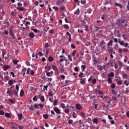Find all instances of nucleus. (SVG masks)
Returning a JSON list of instances; mask_svg holds the SVG:
<instances>
[{"mask_svg": "<svg viewBox=\"0 0 129 129\" xmlns=\"http://www.w3.org/2000/svg\"><path fill=\"white\" fill-rule=\"evenodd\" d=\"M93 122H94V123H96V124H97V122H98V120L97 119V118H94L93 119Z\"/></svg>", "mask_w": 129, "mask_h": 129, "instance_id": "34", "label": "nucleus"}, {"mask_svg": "<svg viewBox=\"0 0 129 129\" xmlns=\"http://www.w3.org/2000/svg\"><path fill=\"white\" fill-rule=\"evenodd\" d=\"M68 123L69 124H72V123H73V120L72 119L69 120Z\"/></svg>", "mask_w": 129, "mask_h": 129, "instance_id": "53", "label": "nucleus"}, {"mask_svg": "<svg viewBox=\"0 0 129 129\" xmlns=\"http://www.w3.org/2000/svg\"><path fill=\"white\" fill-rule=\"evenodd\" d=\"M95 28H96V30H95V32H98V30L100 29H101V27H98V26H95Z\"/></svg>", "mask_w": 129, "mask_h": 129, "instance_id": "47", "label": "nucleus"}, {"mask_svg": "<svg viewBox=\"0 0 129 129\" xmlns=\"http://www.w3.org/2000/svg\"><path fill=\"white\" fill-rule=\"evenodd\" d=\"M40 101H41V102H44L45 101V97L41 96L40 97Z\"/></svg>", "mask_w": 129, "mask_h": 129, "instance_id": "37", "label": "nucleus"}, {"mask_svg": "<svg viewBox=\"0 0 129 129\" xmlns=\"http://www.w3.org/2000/svg\"><path fill=\"white\" fill-rule=\"evenodd\" d=\"M88 28H89L88 25H86L85 26V31H86V32H88Z\"/></svg>", "mask_w": 129, "mask_h": 129, "instance_id": "40", "label": "nucleus"}, {"mask_svg": "<svg viewBox=\"0 0 129 129\" xmlns=\"http://www.w3.org/2000/svg\"><path fill=\"white\" fill-rule=\"evenodd\" d=\"M31 30H32V31H33L34 32V33H38V32L39 33V32H40L39 30L38 31L37 29H34V28H33V27L31 28Z\"/></svg>", "mask_w": 129, "mask_h": 129, "instance_id": "33", "label": "nucleus"}, {"mask_svg": "<svg viewBox=\"0 0 129 129\" xmlns=\"http://www.w3.org/2000/svg\"><path fill=\"white\" fill-rule=\"evenodd\" d=\"M14 83H16V81L15 80L13 81L12 80H10L8 81V84L10 86H12V85L14 84Z\"/></svg>", "mask_w": 129, "mask_h": 129, "instance_id": "12", "label": "nucleus"}, {"mask_svg": "<svg viewBox=\"0 0 129 129\" xmlns=\"http://www.w3.org/2000/svg\"><path fill=\"white\" fill-rule=\"evenodd\" d=\"M81 68H83L82 71H84V70H85V69H86V67H85V66H84V64H82L81 66Z\"/></svg>", "mask_w": 129, "mask_h": 129, "instance_id": "55", "label": "nucleus"}, {"mask_svg": "<svg viewBox=\"0 0 129 129\" xmlns=\"http://www.w3.org/2000/svg\"><path fill=\"white\" fill-rule=\"evenodd\" d=\"M17 9L18 11H20V12H24L25 11V8L23 7V4L20 2L17 3Z\"/></svg>", "mask_w": 129, "mask_h": 129, "instance_id": "1", "label": "nucleus"}, {"mask_svg": "<svg viewBox=\"0 0 129 129\" xmlns=\"http://www.w3.org/2000/svg\"><path fill=\"white\" fill-rule=\"evenodd\" d=\"M60 77H61L62 80H64V79H65V75H60Z\"/></svg>", "mask_w": 129, "mask_h": 129, "instance_id": "56", "label": "nucleus"}, {"mask_svg": "<svg viewBox=\"0 0 129 129\" xmlns=\"http://www.w3.org/2000/svg\"><path fill=\"white\" fill-rule=\"evenodd\" d=\"M34 36H35V34H34V33L31 32L29 33L30 38H34Z\"/></svg>", "mask_w": 129, "mask_h": 129, "instance_id": "28", "label": "nucleus"}, {"mask_svg": "<svg viewBox=\"0 0 129 129\" xmlns=\"http://www.w3.org/2000/svg\"><path fill=\"white\" fill-rule=\"evenodd\" d=\"M93 65H95V66H96V64L97 63V60H96L95 58H94L93 60Z\"/></svg>", "mask_w": 129, "mask_h": 129, "instance_id": "38", "label": "nucleus"}, {"mask_svg": "<svg viewBox=\"0 0 129 129\" xmlns=\"http://www.w3.org/2000/svg\"><path fill=\"white\" fill-rule=\"evenodd\" d=\"M53 59V57H52V56H49L48 57V61H49V62H52Z\"/></svg>", "mask_w": 129, "mask_h": 129, "instance_id": "45", "label": "nucleus"}, {"mask_svg": "<svg viewBox=\"0 0 129 129\" xmlns=\"http://www.w3.org/2000/svg\"><path fill=\"white\" fill-rule=\"evenodd\" d=\"M60 106L62 107V108H66V106L64 103H61Z\"/></svg>", "mask_w": 129, "mask_h": 129, "instance_id": "59", "label": "nucleus"}, {"mask_svg": "<svg viewBox=\"0 0 129 129\" xmlns=\"http://www.w3.org/2000/svg\"><path fill=\"white\" fill-rule=\"evenodd\" d=\"M18 62H19V60L14 59L13 60V63L15 64H18Z\"/></svg>", "mask_w": 129, "mask_h": 129, "instance_id": "61", "label": "nucleus"}, {"mask_svg": "<svg viewBox=\"0 0 129 129\" xmlns=\"http://www.w3.org/2000/svg\"><path fill=\"white\" fill-rule=\"evenodd\" d=\"M53 110L56 112V113H57V114H59V113H62V112H60V109H59L57 107H54L53 108Z\"/></svg>", "mask_w": 129, "mask_h": 129, "instance_id": "8", "label": "nucleus"}, {"mask_svg": "<svg viewBox=\"0 0 129 129\" xmlns=\"http://www.w3.org/2000/svg\"><path fill=\"white\" fill-rule=\"evenodd\" d=\"M43 117L44 118H45V119H46L47 118H48V117H49V116H48V114H44L43 115Z\"/></svg>", "mask_w": 129, "mask_h": 129, "instance_id": "41", "label": "nucleus"}, {"mask_svg": "<svg viewBox=\"0 0 129 129\" xmlns=\"http://www.w3.org/2000/svg\"><path fill=\"white\" fill-rule=\"evenodd\" d=\"M38 56H39V54L36 53L35 55V53H33L32 54V58H35V59H38Z\"/></svg>", "mask_w": 129, "mask_h": 129, "instance_id": "21", "label": "nucleus"}, {"mask_svg": "<svg viewBox=\"0 0 129 129\" xmlns=\"http://www.w3.org/2000/svg\"><path fill=\"white\" fill-rule=\"evenodd\" d=\"M59 58H62L59 59V62H63V61H65V60L66 59V58L65 57V56H64V55H60Z\"/></svg>", "mask_w": 129, "mask_h": 129, "instance_id": "15", "label": "nucleus"}, {"mask_svg": "<svg viewBox=\"0 0 129 129\" xmlns=\"http://www.w3.org/2000/svg\"><path fill=\"white\" fill-rule=\"evenodd\" d=\"M4 24L7 25V26H10V22H9V21H7V20H5L4 21Z\"/></svg>", "mask_w": 129, "mask_h": 129, "instance_id": "24", "label": "nucleus"}, {"mask_svg": "<svg viewBox=\"0 0 129 129\" xmlns=\"http://www.w3.org/2000/svg\"><path fill=\"white\" fill-rule=\"evenodd\" d=\"M50 29V27H49L48 26L45 27L44 29V31H45V32H48V30Z\"/></svg>", "mask_w": 129, "mask_h": 129, "instance_id": "46", "label": "nucleus"}, {"mask_svg": "<svg viewBox=\"0 0 129 129\" xmlns=\"http://www.w3.org/2000/svg\"><path fill=\"white\" fill-rule=\"evenodd\" d=\"M120 24H125V25L126 26V20L124 19H121L119 20Z\"/></svg>", "mask_w": 129, "mask_h": 129, "instance_id": "10", "label": "nucleus"}, {"mask_svg": "<svg viewBox=\"0 0 129 129\" xmlns=\"http://www.w3.org/2000/svg\"><path fill=\"white\" fill-rule=\"evenodd\" d=\"M60 9L61 11H62V12H63V11H64L65 10V7L62 5V6H60Z\"/></svg>", "mask_w": 129, "mask_h": 129, "instance_id": "49", "label": "nucleus"}, {"mask_svg": "<svg viewBox=\"0 0 129 129\" xmlns=\"http://www.w3.org/2000/svg\"><path fill=\"white\" fill-rule=\"evenodd\" d=\"M39 106H40V108H44V105L42 104H34V108L36 109H39Z\"/></svg>", "mask_w": 129, "mask_h": 129, "instance_id": "4", "label": "nucleus"}, {"mask_svg": "<svg viewBox=\"0 0 129 129\" xmlns=\"http://www.w3.org/2000/svg\"><path fill=\"white\" fill-rule=\"evenodd\" d=\"M52 9H53V10H55V11H58V10H59V8L57 6L53 7Z\"/></svg>", "mask_w": 129, "mask_h": 129, "instance_id": "54", "label": "nucleus"}, {"mask_svg": "<svg viewBox=\"0 0 129 129\" xmlns=\"http://www.w3.org/2000/svg\"><path fill=\"white\" fill-rule=\"evenodd\" d=\"M81 3L82 5H85L86 4V0H81Z\"/></svg>", "mask_w": 129, "mask_h": 129, "instance_id": "50", "label": "nucleus"}, {"mask_svg": "<svg viewBox=\"0 0 129 129\" xmlns=\"http://www.w3.org/2000/svg\"><path fill=\"white\" fill-rule=\"evenodd\" d=\"M112 43H113V40H110L109 42V43L107 44V49L108 50H112V49L110 48V46H112Z\"/></svg>", "mask_w": 129, "mask_h": 129, "instance_id": "6", "label": "nucleus"}, {"mask_svg": "<svg viewBox=\"0 0 129 129\" xmlns=\"http://www.w3.org/2000/svg\"><path fill=\"white\" fill-rule=\"evenodd\" d=\"M74 108H75V107L73 106H70V110H72V111H73V110H74Z\"/></svg>", "mask_w": 129, "mask_h": 129, "instance_id": "63", "label": "nucleus"}, {"mask_svg": "<svg viewBox=\"0 0 129 129\" xmlns=\"http://www.w3.org/2000/svg\"><path fill=\"white\" fill-rule=\"evenodd\" d=\"M18 117L19 120H22V118H23V114H18Z\"/></svg>", "mask_w": 129, "mask_h": 129, "instance_id": "22", "label": "nucleus"}, {"mask_svg": "<svg viewBox=\"0 0 129 129\" xmlns=\"http://www.w3.org/2000/svg\"><path fill=\"white\" fill-rule=\"evenodd\" d=\"M24 94H25L24 91L23 90H21L20 92V96H21V97H23L24 96Z\"/></svg>", "mask_w": 129, "mask_h": 129, "instance_id": "25", "label": "nucleus"}, {"mask_svg": "<svg viewBox=\"0 0 129 129\" xmlns=\"http://www.w3.org/2000/svg\"><path fill=\"white\" fill-rule=\"evenodd\" d=\"M2 56L3 58H5L6 60H7V54H8V52H7V50L5 49H2Z\"/></svg>", "mask_w": 129, "mask_h": 129, "instance_id": "5", "label": "nucleus"}, {"mask_svg": "<svg viewBox=\"0 0 129 129\" xmlns=\"http://www.w3.org/2000/svg\"><path fill=\"white\" fill-rule=\"evenodd\" d=\"M87 121L90 124H91L92 123V120H91V118L88 117Z\"/></svg>", "mask_w": 129, "mask_h": 129, "instance_id": "32", "label": "nucleus"}, {"mask_svg": "<svg viewBox=\"0 0 129 129\" xmlns=\"http://www.w3.org/2000/svg\"><path fill=\"white\" fill-rule=\"evenodd\" d=\"M122 51L123 49L121 48H119L118 50V53H119L120 54H122Z\"/></svg>", "mask_w": 129, "mask_h": 129, "instance_id": "52", "label": "nucleus"}, {"mask_svg": "<svg viewBox=\"0 0 129 129\" xmlns=\"http://www.w3.org/2000/svg\"><path fill=\"white\" fill-rule=\"evenodd\" d=\"M67 36L68 37H69V38H68L69 41V42H71V41H72V38H71V34H70V33L67 32Z\"/></svg>", "mask_w": 129, "mask_h": 129, "instance_id": "14", "label": "nucleus"}, {"mask_svg": "<svg viewBox=\"0 0 129 129\" xmlns=\"http://www.w3.org/2000/svg\"><path fill=\"white\" fill-rule=\"evenodd\" d=\"M105 44L106 43L103 41L101 42L100 45H101V50H105L106 49Z\"/></svg>", "mask_w": 129, "mask_h": 129, "instance_id": "7", "label": "nucleus"}, {"mask_svg": "<svg viewBox=\"0 0 129 129\" xmlns=\"http://www.w3.org/2000/svg\"><path fill=\"white\" fill-rule=\"evenodd\" d=\"M33 101H37L38 100V99L37 98V96H35L33 98Z\"/></svg>", "mask_w": 129, "mask_h": 129, "instance_id": "58", "label": "nucleus"}, {"mask_svg": "<svg viewBox=\"0 0 129 129\" xmlns=\"http://www.w3.org/2000/svg\"><path fill=\"white\" fill-rule=\"evenodd\" d=\"M114 64L115 69H117V68H118V65L117 64V63H116V62H114Z\"/></svg>", "mask_w": 129, "mask_h": 129, "instance_id": "48", "label": "nucleus"}, {"mask_svg": "<svg viewBox=\"0 0 129 129\" xmlns=\"http://www.w3.org/2000/svg\"><path fill=\"white\" fill-rule=\"evenodd\" d=\"M124 84H125V85H126V86H128L129 85V79H128V80H126L124 82Z\"/></svg>", "mask_w": 129, "mask_h": 129, "instance_id": "30", "label": "nucleus"}, {"mask_svg": "<svg viewBox=\"0 0 129 129\" xmlns=\"http://www.w3.org/2000/svg\"><path fill=\"white\" fill-rule=\"evenodd\" d=\"M122 78H124V79H126L127 77H128L127 74H125L123 76H122Z\"/></svg>", "mask_w": 129, "mask_h": 129, "instance_id": "35", "label": "nucleus"}, {"mask_svg": "<svg viewBox=\"0 0 129 129\" xmlns=\"http://www.w3.org/2000/svg\"><path fill=\"white\" fill-rule=\"evenodd\" d=\"M9 68H11V66H8V65L4 66V70H8V69H9Z\"/></svg>", "mask_w": 129, "mask_h": 129, "instance_id": "20", "label": "nucleus"}, {"mask_svg": "<svg viewBox=\"0 0 129 129\" xmlns=\"http://www.w3.org/2000/svg\"><path fill=\"white\" fill-rule=\"evenodd\" d=\"M73 117L76 118L77 117V114L75 112H73Z\"/></svg>", "mask_w": 129, "mask_h": 129, "instance_id": "31", "label": "nucleus"}, {"mask_svg": "<svg viewBox=\"0 0 129 129\" xmlns=\"http://www.w3.org/2000/svg\"><path fill=\"white\" fill-rule=\"evenodd\" d=\"M80 83L81 84H83V85H84L85 84V80H83V79H81Z\"/></svg>", "mask_w": 129, "mask_h": 129, "instance_id": "36", "label": "nucleus"}, {"mask_svg": "<svg viewBox=\"0 0 129 129\" xmlns=\"http://www.w3.org/2000/svg\"><path fill=\"white\" fill-rule=\"evenodd\" d=\"M119 66L120 68H122V67H123V64L122 63V62H119Z\"/></svg>", "mask_w": 129, "mask_h": 129, "instance_id": "64", "label": "nucleus"}, {"mask_svg": "<svg viewBox=\"0 0 129 129\" xmlns=\"http://www.w3.org/2000/svg\"><path fill=\"white\" fill-rule=\"evenodd\" d=\"M10 35L12 38H10V42H13V40H16V35H15V33H11Z\"/></svg>", "mask_w": 129, "mask_h": 129, "instance_id": "9", "label": "nucleus"}, {"mask_svg": "<svg viewBox=\"0 0 129 129\" xmlns=\"http://www.w3.org/2000/svg\"><path fill=\"white\" fill-rule=\"evenodd\" d=\"M107 82L108 83H109V84H111V83H112V80L111 79V78H108L107 79Z\"/></svg>", "mask_w": 129, "mask_h": 129, "instance_id": "26", "label": "nucleus"}, {"mask_svg": "<svg viewBox=\"0 0 129 129\" xmlns=\"http://www.w3.org/2000/svg\"><path fill=\"white\" fill-rule=\"evenodd\" d=\"M80 110H82V106L80 105V104L78 103L76 105V109H75V111H76V112H79Z\"/></svg>", "mask_w": 129, "mask_h": 129, "instance_id": "2", "label": "nucleus"}, {"mask_svg": "<svg viewBox=\"0 0 129 129\" xmlns=\"http://www.w3.org/2000/svg\"><path fill=\"white\" fill-rule=\"evenodd\" d=\"M68 58L69 59L70 61H72V57H71V54L68 56Z\"/></svg>", "mask_w": 129, "mask_h": 129, "instance_id": "57", "label": "nucleus"}, {"mask_svg": "<svg viewBox=\"0 0 129 129\" xmlns=\"http://www.w3.org/2000/svg\"><path fill=\"white\" fill-rule=\"evenodd\" d=\"M14 29V26H12L10 29V31H9V34H14V30H13Z\"/></svg>", "mask_w": 129, "mask_h": 129, "instance_id": "19", "label": "nucleus"}, {"mask_svg": "<svg viewBox=\"0 0 129 129\" xmlns=\"http://www.w3.org/2000/svg\"><path fill=\"white\" fill-rule=\"evenodd\" d=\"M54 95V94H53V93H52V92H48V96H50L51 97H53Z\"/></svg>", "mask_w": 129, "mask_h": 129, "instance_id": "42", "label": "nucleus"}, {"mask_svg": "<svg viewBox=\"0 0 129 129\" xmlns=\"http://www.w3.org/2000/svg\"><path fill=\"white\" fill-rule=\"evenodd\" d=\"M116 81L118 85H121L122 84V80H121L116 79Z\"/></svg>", "mask_w": 129, "mask_h": 129, "instance_id": "17", "label": "nucleus"}, {"mask_svg": "<svg viewBox=\"0 0 129 129\" xmlns=\"http://www.w3.org/2000/svg\"><path fill=\"white\" fill-rule=\"evenodd\" d=\"M52 68L54 71H55V72H57V74H59V73L58 72V69L57 68V67L55 66L52 65Z\"/></svg>", "mask_w": 129, "mask_h": 129, "instance_id": "16", "label": "nucleus"}, {"mask_svg": "<svg viewBox=\"0 0 129 129\" xmlns=\"http://www.w3.org/2000/svg\"><path fill=\"white\" fill-rule=\"evenodd\" d=\"M97 67H99V70L100 71H102V70H103V68L102 67V66H97Z\"/></svg>", "mask_w": 129, "mask_h": 129, "instance_id": "44", "label": "nucleus"}, {"mask_svg": "<svg viewBox=\"0 0 129 129\" xmlns=\"http://www.w3.org/2000/svg\"><path fill=\"white\" fill-rule=\"evenodd\" d=\"M19 87L18 85H16V89L14 90L12 92V94H14V95H16V96H18V92H19Z\"/></svg>", "mask_w": 129, "mask_h": 129, "instance_id": "3", "label": "nucleus"}, {"mask_svg": "<svg viewBox=\"0 0 129 129\" xmlns=\"http://www.w3.org/2000/svg\"><path fill=\"white\" fill-rule=\"evenodd\" d=\"M115 6H116V7H119V8H120V9L122 8V5H120L117 3H115Z\"/></svg>", "mask_w": 129, "mask_h": 129, "instance_id": "23", "label": "nucleus"}, {"mask_svg": "<svg viewBox=\"0 0 129 129\" xmlns=\"http://www.w3.org/2000/svg\"><path fill=\"white\" fill-rule=\"evenodd\" d=\"M111 92H112L111 94H112L113 95H116V92L115 91H114V90H112Z\"/></svg>", "mask_w": 129, "mask_h": 129, "instance_id": "60", "label": "nucleus"}, {"mask_svg": "<svg viewBox=\"0 0 129 129\" xmlns=\"http://www.w3.org/2000/svg\"><path fill=\"white\" fill-rule=\"evenodd\" d=\"M5 116H6V117H10L11 116V115L9 113H6Z\"/></svg>", "mask_w": 129, "mask_h": 129, "instance_id": "62", "label": "nucleus"}, {"mask_svg": "<svg viewBox=\"0 0 129 129\" xmlns=\"http://www.w3.org/2000/svg\"><path fill=\"white\" fill-rule=\"evenodd\" d=\"M57 102H58V101L57 100H54L53 101V105L54 106L56 107V105H57Z\"/></svg>", "mask_w": 129, "mask_h": 129, "instance_id": "43", "label": "nucleus"}, {"mask_svg": "<svg viewBox=\"0 0 129 129\" xmlns=\"http://www.w3.org/2000/svg\"><path fill=\"white\" fill-rule=\"evenodd\" d=\"M80 116L82 117H86V115L85 113H84V112H81L80 113Z\"/></svg>", "mask_w": 129, "mask_h": 129, "instance_id": "27", "label": "nucleus"}, {"mask_svg": "<svg viewBox=\"0 0 129 129\" xmlns=\"http://www.w3.org/2000/svg\"><path fill=\"white\" fill-rule=\"evenodd\" d=\"M63 5V3L61 2L60 0H57L56 1V6H59V7H61Z\"/></svg>", "mask_w": 129, "mask_h": 129, "instance_id": "13", "label": "nucleus"}, {"mask_svg": "<svg viewBox=\"0 0 129 129\" xmlns=\"http://www.w3.org/2000/svg\"><path fill=\"white\" fill-rule=\"evenodd\" d=\"M120 46H123L125 48H126L129 45L128 43H124V41H123L122 42L120 43Z\"/></svg>", "mask_w": 129, "mask_h": 129, "instance_id": "11", "label": "nucleus"}, {"mask_svg": "<svg viewBox=\"0 0 129 129\" xmlns=\"http://www.w3.org/2000/svg\"><path fill=\"white\" fill-rule=\"evenodd\" d=\"M9 101L11 103H12V104H15V103H16V102L14 100H13L12 99H9Z\"/></svg>", "mask_w": 129, "mask_h": 129, "instance_id": "29", "label": "nucleus"}, {"mask_svg": "<svg viewBox=\"0 0 129 129\" xmlns=\"http://www.w3.org/2000/svg\"><path fill=\"white\" fill-rule=\"evenodd\" d=\"M80 14V10L79 8H78L76 11H75V15H77V16H79Z\"/></svg>", "mask_w": 129, "mask_h": 129, "instance_id": "18", "label": "nucleus"}, {"mask_svg": "<svg viewBox=\"0 0 129 129\" xmlns=\"http://www.w3.org/2000/svg\"><path fill=\"white\" fill-rule=\"evenodd\" d=\"M63 28L64 29H66L67 30H68V29H69V26L68 25H67V24H64L63 25Z\"/></svg>", "mask_w": 129, "mask_h": 129, "instance_id": "39", "label": "nucleus"}, {"mask_svg": "<svg viewBox=\"0 0 129 129\" xmlns=\"http://www.w3.org/2000/svg\"><path fill=\"white\" fill-rule=\"evenodd\" d=\"M109 76H110L111 77H114V73H113V72H111L109 73Z\"/></svg>", "mask_w": 129, "mask_h": 129, "instance_id": "51", "label": "nucleus"}]
</instances>
